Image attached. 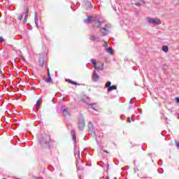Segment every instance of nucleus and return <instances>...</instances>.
<instances>
[{"label":"nucleus","instance_id":"23","mask_svg":"<svg viewBox=\"0 0 179 179\" xmlns=\"http://www.w3.org/2000/svg\"><path fill=\"white\" fill-rule=\"evenodd\" d=\"M48 170H50V171H54L55 170V168H54V166H52V165H50L48 166Z\"/></svg>","mask_w":179,"mask_h":179},{"label":"nucleus","instance_id":"17","mask_svg":"<svg viewBox=\"0 0 179 179\" xmlns=\"http://www.w3.org/2000/svg\"><path fill=\"white\" fill-rule=\"evenodd\" d=\"M112 90H117V85H110L108 89V92L110 93V92H112Z\"/></svg>","mask_w":179,"mask_h":179},{"label":"nucleus","instance_id":"51","mask_svg":"<svg viewBox=\"0 0 179 179\" xmlns=\"http://www.w3.org/2000/svg\"><path fill=\"white\" fill-rule=\"evenodd\" d=\"M109 167H110V165H108V168H107V170H108Z\"/></svg>","mask_w":179,"mask_h":179},{"label":"nucleus","instance_id":"40","mask_svg":"<svg viewBox=\"0 0 179 179\" xmlns=\"http://www.w3.org/2000/svg\"><path fill=\"white\" fill-rule=\"evenodd\" d=\"M137 110L139 111L140 114H142V110L137 108Z\"/></svg>","mask_w":179,"mask_h":179},{"label":"nucleus","instance_id":"61","mask_svg":"<svg viewBox=\"0 0 179 179\" xmlns=\"http://www.w3.org/2000/svg\"><path fill=\"white\" fill-rule=\"evenodd\" d=\"M2 179H6V178H2Z\"/></svg>","mask_w":179,"mask_h":179},{"label":"nucleus","instance_id":"52","mask_svg":"<svg viewBox=\"0 0 179 179\" xmlns=\"http://www.w3.org/2000/svg\"><path fill=\"white\" fill-rule=\"evenodd\" d=\"M27 24V26H30V23H28V24Z\"/></svg>","mask_w":179,"mask_h":179},{"label":"nucleus","instance_id":"33","mask_svg":"<svg viewBox=\"0 0 179 179\" xmlns=\"http://www.w3.org/2000/svg\"><path fill=\"white\" fill-rule=\"evenodd\" d=\"M17 128V126L15 125V124H13L12 125V129H16Z\"/></svg>","mask_w":179,"mask_h":179},{"label":"nucleus","instance_id":"28","mask_svg":"<svg viewBox=\"0 0 179 179\" xmlns=\"http://www.w3.org/2000/svg\"><path fill=\"white\" fill-rule=\"evenodd\" d=\"M40 100H41V98H40L39 99H38L37 101H36V106H37V107H38V106L40 105V103H39V102H40Z\"/></svg>","mask_w":179,"mask_h":179},{"label":"nucleus","instance_id":"42","mask_svg":"<svg viewBox=\"0 0 179 179\" xmlns=\"http://www.w3.org/2000/svg\"><path fill=\"white\" fill-rule=\"evenodd\" d=\"M13 122H14V124H16V123H17V120H14Z\"/></svg>","mask_w":179,"mask_h":179},{"label":"nucleus","instance_id":"37","mask_svg":"<svg viewBox=\"0 0 179 179\" xmlns=\"http://www.w3.org/2000/svg\"><path fill=\"white\" fill-rule=\"evenodd\" d=\"M127 122H131V117H127Z\"/></svg>","mask_w":179,"mask_h":179},{"label":"nucleus","instance_id":"45","mask_svg":"<svg viewBox=\"0 0 179 179\" xmlns=\"http://www.w3.org/2000/svg\"><path fill=\"white\" fill-rule=\"evenodd\" d=\"M105 47H108V44L107 43L105 44Z\"/></svg>","mask_w":179,"mask_h":179},{"label":"nucleus","instance_id":"55","mask_svg":"<svg viewBox=\"0 0 179 179\" xmlns=\"http://www.w3.org/2000/svg\"><path fill=\"white\" fill-rule=\"evenodd\" d=\"M6 119V118L5 116H4V121H5Z\"/></svg>","mask_w":179,"mask_h":179},{"label":"nucleus","instance_id":"30","mask_svg":"<svg viewBox=\"0 0 179 179\" xmlns=\"http://www.w3.org/2000/svg\"><path fill=\"white\" fill-rule=\"evenodd\" d=\"M175 144H176V148H179V141H175Z\"/></svg>","mask_w":179,"mask_h":179},{"label":"nucleus","instance_id":"25","mask_svg":"<svg viewBox=\"0 0 179 179\" xmlns=\"http://www.w3.org/2000/svg\"><path fill=\"white\" fill-rule=\"evenodd\" d=\"M88 106H89V107H91V108H92V110H94V111H97L96 108L93 107V104L90 103V104H88Z\"/></svg>","mask_w":179,"mask_h":179},{"label":"nucleus","instance_id":"43","mask_svg":"<svg viewBox=\"0 0 179 179\" xmlns=\"http://www.w3.org/2000/svg\"><path fill=\"white\" fill-rule=\"evenodd\" d=\"M29 30H33V27H29Z\"/></svg>","mask_w":179,"mask_h":179},{"label":"nucleus","instance_id":"48","mask_svg":"<svg viewBox=\"0 0 179 179\" xmlns=\"http://www.w3.org/2000/svg\"><path fill=\"white\" fill-rule=\"evenodd\" d=\"M106 179H110V176H106Z\"/></svg>","mask_w":179,"mask_h":179},{"label":"nucleus","instance_id":"13","mask_svg":"<svg viewBox=\"0 0 179 179\" xmlns=\"http://www.w3.org/2000/svg\"><path fill=\"white\" fill-rule=\"evenodd\" d=\"M43 80H45L46 83H52V78H51V76H50L48 78H47L45 76H43Z\"/></svg>","mask_w":179,"mask_h":179},{"label":"nucleus","instance_id":"16","mask_svg":"<svg viewBox=\"0 0 179 179\" xmlns=\"http://www.w3.org/2000/svg\"><path fill=\"white\" fill-rule=\"evenodd\" d=\"M34 22L36 24V27H38V17H37V13L34 12Z\"/></svg>","mask_w":179,"mask_h":179},{"label":"nucleus","instance_id":"35","mask_svg":"<svg viewBox=\"0 0 179 179\" xmlns=\"http://www.w3.org/2000/svg\"><path fill=\"white\" fill-rule=\"evenodd\" d=\"M48 77L50 78V76H51V73H50V69L48 68Z\"/></svg>","mask_w":179,"mask_h":179},{"label":"nucleus","instance_id":"54","mask_svg":"<svg viewBox=\"0 0 179 179\" xmlns=\"http://www.w3.org/2000/svg\"><path fill=\"white\" fill-rule=\"evenodd\" d=\"M86 99H89V96H86Z\"/></svg>","mask_w":179,"mask_h":179},{"label":"nucleus","instance_id":"6","mask_svg":"<svg viewBox=\"0 0 179 179\" xmlns=\"http://www.w3.org/2000/svg\"><path fill=\"white\" fill-rule=\"evenodd\" d=\"M61 111L62 114L64 115V117H68V115L71 116V113L68 111V108H66V106H62Z\"/></svg>","mask_w":179,"mask_h":179},{"label":"nucleus","instance_id":"5","mask_svg":"<svg viewBox=\"0 0 179 179\" xmlns=\"http://www.w3.org/2000/svg\"><path fill=\"white\" fill-rule=\"evenodd\" d=\"M147 22L149 23V24L159 25L162 24L160 20H159L157 18L148 17Z\"/></svg>","mask_w":179,"mask_h":179},{"label":"nucleus","instance_id":"53","mask_svg":"<svg viewBox=\"0 0 179 179\" xmlns=\"http://www.w3.org/2000/svg\"><path fill=\"white\" fill-rule=\"evenodd\" d=\"M62 101H65V99H64V98L62 99Z\"/></svg>","mask_w":179,"mask_h":179},{"label":"nucleus","instance_id":"19","mask_svg":"<svg viewBox=\"0 0 179 179\" xmlns=\"http://www.w3.org/2000/svg\"><path fill=\"white\" fill-rule=\"evenodd\" d=\"M162 51H164V52H167V51H169V47L167 45H162Z\"/></svg>","mask_w":179,"mask_h":179},{"label":"nucleus","instance_id":"49","mask_svg":"<svg viewBox=\"0 0 179 179\" xmlns=\"http://www.w3.org/2000/svg\"><path fill=\"white\" fill-rule=\"evenodd\" d=\"M178 117V120H179V113H178V117Z\"/></svg>","mask_w":179,"mask_h":179},{"label":"nucleus","instance_id":"14","mask_svg":"<svg viewBox=\"0 0 179 179\" xmlns=\"http://www.w3.org/2000/svg\"><path fill=\"white\" fill-rule=\"evenodd\" d=\"M66 82H68V83H71V85H75L76 86H80V85H82V84H79L71 79H66Z\"/></svg>","mask_w":179,"mask_h":179},{"label":"nucleus","instance_id":"34","mask_svg":"<svg viewBox=\"0 0 179 179\" xmlns=\"http://www.w3.org/2000/svg\"><path fill=\"white\" fill-rule=\"evenodd\" d=\"M3 41H5L3 38V37H0V43H3Z\"/></svg>","mask_w":179,"mask_h":179},{"label":"nucleus","instance_id":"11","mask_svg":"<svg viewBox=\"0 0 179 179\" xmlns=\"http://www.w3.org/2000/svg\"><path fill=\"white\" fill-rule=\"evenodd\" d=\"M85 6L86 9H92L93 8V6L92 5V3L89 1H85Z\"/></svg>","mask_w":179,"mask_h":179},{"label":"nucleus","instance_id":"58","mask_svg":"<svg viewBox=\"0 0 179 179\" xmlns=\"http://www.w3.org/2000/svg\"><path fill=\"white\" fill-rule=\"evenodd\" d=\"M37 111H38V108H37Z\"/></svg>","mask_w":179,"mask_h":179},{"label":"nucleus","instance_id":"41","mask_svg":"<svg viewBox=\"0 0 179 179\" xmlns=\"http://www.w3.org/2000/svg\"><path fill=\"white\" fill-rule=\"evenodd\" d=\"M14 125H15V127H19V123H14Z\"/></svg>","mask_w":179,"mask_h":179},{"label":"nucleus","instance_id":"21","mask_svg":"<svg viewBox=\"0 0 179 179\" xmlns=\"http://www.w3.org/2000/svg\"><path fill=\"white\" fill-rule=\"evenodd\" d=\"M111 86V82L110 81H108L106 85H105V87H106V89L108 90V88Z\"/></svg>","mask_w":179,"mask_h":179},{"label":"nucleus","instance_id":"29","mask_svg":"<svg viewBox=\"0 0 179 179\" xmlns=\"http://www.w3.org/2000/svg\"><path fill=\"white\" fill-rule=\"evenodd\" d=\"M19 57H20V58H21V59H22V61L26 62V59H24V57H23V55H20Z\"/></svg>","mask_w":179,"mask_h":179},{"label":"nucleus","instance_id":"9","mask_svg":"<svg viewBox=\"0 0 179 179\" xmlns=\"http://www.w3.org/2000/svg\"><path fill=\"white\" fill-rule=\"evenodd\" d=\"M99 79H100V76L97 74V71H96V70H94V73L92 75V81L99 82Z\"/></svg>","mask_w":179,"mask_h":179},{"label":"nucleus","instance_id":"1","mask_svg":"<svg viewBox=\"0 0 179 179\" xmlns=\"http://www.w3.org/2000/svg\"><path fill=\"white\" fill-rule=\"evenodd\" d=\"M94 22H97V24H93L94 29L96 27H100V26L104 23V20L100 21L99 17L97 16H87L86 20H84V23H86V24H90L91 23H93Z\"/></svg>","mask_w":179,"mask_h":179},{"label":"nucleus","instance_id":"7","mask_svg":"<svg viewBox=\"0 0 179 179\" xmlns=\"http://www.w3.org/2000/svg\"><path fill=\"white\" fill-rule=\"evenodd\" d=\"M107 27H108V24H106L105 26V27H103L101 29V32L102 36H107L108 34H110V31H108V29H107Z\"/></svg>","mask_w":179,"mask_h":179},{"label":"nucleus","instance_id":"10","mask_svg":"<svg viewBox=\"0 0 179 179\" xmlns=\"http://www.w3.org/2000/svg\"><path fill=\"white\" fill-rule=\"evenodd\" d=\"M99 64H101V66H94V69L95 71H104V63H101L100 62H99Z\"/></svg>","mask_w":179,"mask_h":179},{"label":"nucleus","instance_id":"36","mask_svg":"<svg viewBox=\"0 0 179 179\" xmlns=\"http://www.w3.org/2000/svg\"><path fill=\"white\" fill-rule=\"evenodd\" d=\"M22 17H23V15H19L17 19H18V20L20 21V20H22Z\"/></svg>","mask_w":179,"mask_h":179},{"label":"nucleus","instance_id":"15","mask_svg":"<svg viewBox=\"0 0 179 179\" xmlns=\"http://www.w3.org/2000/svg\"><path fill=\"white\" fill-rule=\"evenodd\" d=\"M38 62H39V66H44V57H41L39 59H38Z\"/></svg>","mask_w":179,"mask_h":179},{"label":"nucleus","instance_id":"47","mask_svg":"<svg viewBox=\"0 0 179 179\" xmlns=\"http://www.w3.org/2000/svg\"><path fill=\"white\" fill-rule=\"evenodd\" d=\"M129 104H132V100H130Z\"/></svg>","mask_w":179,"mask_h":179},{"label":"nucleus","instance_id":"20","mask_svg":"<svg viewBox=\"0 0 179 179\" xmlns=\"http://www.w3.org/2000/svg\"><path fill=\"white\" fill-rule=\"evenodd\" d=\"M90 62L91 64H92V65L94 66V68L97 66V62H96V60H94V59H90Z\"/></svg>","mask_w":179,"mask_h":179},{"label":"nucleus","instance_id":"50","mask_svg":"<svg viewBox=\"0 0 179 179\" xmlns=\"http://www.w3.org/2000/svg\"><path fill=\"white\" fill-rule=\"evenodd\" d=\"M77 3L79 5V6H80V3L78 2Z\"/></svg>","mask_w":179,"mask_h":179},{"label":"nucleus","instance_id":"38","mask_svg":"<svg viewBox=\"0 0 179 179\" xmlns=\"http://www.w3.org/2000/svg\"><path fill=\"white\" fill-rule=\"evenodd\" d=\"M95 41H100V38L99 37H96Z\"/></svg>","mask_w":179,"mask_h":179},{"label":"nucleus","instance_id":"62","mask_svg":"<svg viewBox=\"0 0 179 179\" xmlns=\"http://www.w3.org/2000/svg\"><path fill=\"white\" fill-rule=\"evenodd\" d=\"M126 179H128V178H126Z\"/></svg>","mask_w":179,"mask_h":179},{"label":"nucleus","instance_id":"31","mask_svg":"<svg viewBox=\"0 0 179 179\" xmlns=\"http://www.w3.org/2000/svg\"><path fill=\"white\" fill-rule=\"evenodd\" d=\"M175 101L179 104V97H176Z\"/></svg>","mask_w":179,"mask_h":179},{"label":"nucleus","instance_id":"57","mask_svg":"<svg viewBox=\"0 0 179 179\" xmlns=\"http://www.w3.org/2000/svg\"><path fill=\"white\" fill-rule=\"evenodd\" d=\"M26 1H27V0H24V2H26Z\"/></svg>","mask_w":179,"mask_h":179},{"label":"nucleus","instance_id":"4","mask_svg":"<svg viewBox=\"0 0 179 179\" xmlns=\"http://www.w3.org/2000/svg\"><path fill=\"white\" fill-rule=\"evenodd\" d=\"M88 132L90 134L91 136L94 138L96 136V132L94 130V126L92 122H90L88 124Z\"/></svg>","mask_w":179,"mask_h":179},{"label":"nucleus","instance_id":"12","mask_svg":"<svg viewBox=\"0 0 179 179\" xmlns=\"http://www.w3.org/2000/svg\"><path fill=\"white\" fill-rule=\"evenodd\" d=\"M134 5H136V6H141L142 3H145V1L143 0H135Z\"/></svg>","mask_w":179,"mask_h":179},{"label":"nucleus","instance_id":"27","mask_svg":"<svg viewBox=\"0 0 179 179\" xmlns=\"http://www.w3.org/2000/svg\"><path fill=\"white\" fill-rule=\"evenodd\" d=\"M27 16H24V24H26L27 23Z\"/></svg>","mask_w":179,"mask_h":179},{"label":"nucleus","instance_id":"59","mask_svg":"<svg viewBox=\"0 0 179 179\" xmlns=\"http://www.w3.org/2000/svg\"><path fill=\"white\" fill-rule=\"evenodd\" d=\"M71 9H72L73 10H73V8H71Z\"/></svg>","mask_w":179,"mask_h":179},{"label":"nucleus","instance_id":"26","mask_svg":"<svg viewBox=\"0 0 179 179\" xmlns=\"http://www.w3.org/2000/svg\"><path fill=\"white\" fill-rule=\"evenodd\" d=\"M90 40H92V41H96V36H94V35H92L90 38Z\"/></svg>","mask_w":179,"mask_h":179},{"label":"nucleus","instance_id":"18","mask_svg":"<svg viewBox=\"0 0 179 179\" xmlns=\"http://www.w3.org/2000/svg\"><path fill=\"white\" fill-rule=\"evenodd\" d=\"M106 52H108V54H110V55H113L114 54V49L111 48H106Z\"/></svg>","mask_w":179,"mask_h":179},{"label":"nucleus","instance_id":"3","mask_svg":"<svg viewBox=\"0 0 179 179\" xmlns=\"http://www.w3.org/2000/svg\"><path fill=\"white\" fill-rule=\"evenodd\" d=\"M85 127H86V120H85V116H83V113H80L78 115V127L79 131H83Z\"/></svg>","mask_w":179,"mask_h":179},{"label":"nucleus","instance_id":"22","mask_svg":"<svg viewBox=\"0 0 179 179\" xmlns=\"http://www.w3.org/2000/svg\"><path fill=\"white\" fill-rule=\"evenodd\" d=\"M0 76L2 78V79H5V76L3 75V71H2V69H0Z\"/></svg>","mask_w":179,"mask_h":179},{"label":"nucleus","instance_id":"44","mask_svg":"<svg viewBox=\"0 0 179 179\" xmlns=\"http://www.w3.org/2000/svg\"><path fill=\"white\" fill-rule=\"evenodd\" d=\"M161 162H162V159H160V160L159 161V164L160 166H162V164ZM160 163H161V164H160Z\"/></svg>","mask_w":179,"mask_h":179},{"label":"nucleus","instance_id":"60","mask_svg":"<svg viewBox=\"0 0 179 179\" xmlns=\"http://www.w3.org/2000/svg\"><path fill=\"white\" fill-rule=\"evenodd\" d=\"M0 17H1V13H0Z\"/></svg>","mask_w":179,"mask_h":179},{"label":"nucleus","instance_id":"32","mask_svg":"<svg viewBox=\"0 0 179 179\" xmlns=\"http://www.w3.org/2000/svg\"><path fill=\"white\" fill-rule=\"evenodd\" d=\"M120 118H121V120H122V121H124V120H125V115H122L120 116Z\"/></svg>","mask_w":179,"mask_h":179},{"label":"nucleus","instance_id":"56","mask_svg":"<svg viewBox=\"0 0 179 179\" xmlns=\"http://www.w3.org/2000/svg\"><path fill=\"white\" fill-rule=\"evenodd\" d=\"M103 152H106L107 151L106 150H103Z\"/></svg>","mask_w":179,"mask_h":179},{"label":"nucleus","instance_id":"2","mask_svg":"<svg viewBox=\"0 0 179 179\" xmlns=\"http://www.w3.org/2000/svg\"><path fill=\"white\" fill-rule=\"evenodd\" d=\"M38 141L41 145L43 146V148H50V142H51V137L50 136H41Z\"/></svg>","mask_w":179,"mask_h":179},{"label":"nucleus","instance_id":"24","mask_svg":"<svg viewBox=\"0 0 179 179\" xmlns=\"http://www.w3.org/2000/svg\"><path fill=\"white\" fill-rule=\"evenodd\" d=\"M25 16H29V7H27L25 9Z\"/></svg>","mask_w":179,"mask_h":179},{"label":"nucleus","instance_id":"39","mask_svg":"<svg viewBox=\"0 0 179 179\" xmlns=\"http://www.w3.org/2000/svg\"><path fill=\"white\" fill-rule=\"evenodd\" d=\"M167 66H168L165 64V65L163 66V69H164V70L167 69Z\"/></svg>","mask_w":179,"mask_h":179},{"label":"nucleus","instance_id":"46","mask_svg":"<svg viewBox=\"0 0 179 179\" xmlns=\"http://www.w3.org/2000/svg\"><path fill=\"white\" fill-rule=\"evenodd\" d=\"M132 108V106H129V110H131Z\"/></svg>","mask_w":179,"mask_h":179},{"label":"nucleus","instance_id":"8","mask_svg":"<svg viewBox=\"0 0 179 179\" xmlns=\"http://www.w3.org/2000/svg\"><path fill=\"white\" fill-rule=\"evenodd\" d=\"M71 135L72 136V140L73 141L74 148H76V132L75 129L71 131Z\"/></svg>","mask_w":179,"mask_h":179}]
</instances>
